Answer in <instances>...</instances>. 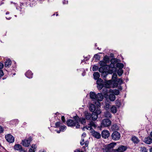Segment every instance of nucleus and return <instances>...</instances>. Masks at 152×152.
I'll use <instances>...</instances> for the list:
<instances>
[{"instance_id": "nucleus-11", "label": "nucleus", "mask_w": 152, "mask_h": 152, "mask_svg": "<svg viewBox=\"0 0 152 152\" xmlns=\"http://www.w3.org/2000/svg\"><path fill=\"white\" fill-rule=\"evenodd\" d=\"M5 138L6 140L10 143H12L14 141V138L11 134H8L6 136Z\"/></svg>"}, {"instance_id": "nucleus-8", "label": "nucleus", "mask_w": 152, "mask_h": 152, "mask_svg": "<svg viewBox=\"0 0 152 152\" xmlns=\"http://www.w3.org/2000/svg\"><path fill=\"white\" fill-rule=\"evenodd\" d=\"M121 136L120 133L117 132H114L111 135L112 139L114 140H118L120 138Z\"/></svg>"}, {"instance_id": "nucleus-23", "label": "nucleus", "mask_w": 152, "mask_h": 152, "mask_svg": "<svg viewBox=\"0 0 152 152\" xmlns=\"http://www.w3.org/2000/svg\"><path fill=\"white\" fill-rule=\"evenodd\" d=\"M111 112L113 113H115L117 112V108L115 105H113L110 108Z\"/></svg>"}, {"instance_id": "nucleus-25", "label": "nucleus", "mask_w": 152, "mask_h": 152, "mask_svg": "<svg viewBox=\"0 0 152 152\" xmlns=\"http://www.w3.org/2000/svg\"><path fill=\"white\" fill-rule=\"evenodd\" d=\"M94 78L95 80H97L99 77V74L98 72H95L93 74Z\"/></svg>"}, {"instance_id": "nucleus-6", "label": "nucleus", "mask_w": 152, "mask_h": 152, "mask_svg": "<svg viewBox=\"0 0 152 152\" xmlns=\"http://www.w3.org/2000/svg\"><path fill=\"white\" fill-rule=\"evenodd\" d=\"M104 81L101 79H98L96 81V84L97 85V87L99 90H101L104 87L103 83Z\"/></svg>"}, {"instance_id": "nucleus-2", "label": "nucleus", "mask_w": 152, "mask_h": 152, "mask_svg": "<svg viewBox=\"0 0 152 152\" xmlns=\"http://www.w3.org/2000/svg\"><path fill=\"white\" fill-rule=\"evenodd\" d=\"M116 145L115 142H112L104 146L102 149L103 152H113V148Z\"/></svg>"}, {"instance_id": "nucleus-4", "label": "nucleus", "mask_w": 152, "mask_h": 152, "mask_svg": "<svg viewBox=\"0 0 152 152\" xmlns=\"http://www.w3.org/2000/svg\"><path fill=\"white\" fill-rule=\"evenodd\" d=\"M91 115V118L93 120H96L98 118V115L100 114L101 113L100 109H97L95 112H93Z\"/></svg>"}, {"instance_id": "nucleus-52", "label": "nucleus", "mask_w": 152, "mask_h": 152, "mask_svg": "<svg viewBox=\"0 0 152 152\" xmlns=\"http://www.w3.org/2000/svg\"><path fill=\"white\" fill-rule=\"evenodd\" d=\"M39 152H46V151L44 150H40Z\"/></svg>"}, {"instance_id": "nucleus-21", "label": "nucleus", "mask_w": 152, "mask_h": 152, "mask_svg": "<svg viewBox=\"0 0 152 152\" xmlns=\"http://www.w3.org/2000/svg\"><path fill=\"white\" fill-rule=\"evenodd\" d=\"M11 64V61L10 59L7 60L5 62V67H9Z\"/></svg>"}, {"instance_id": "nucleus-1", "label": "nucleus", "mask_w": 152, "mask_h": 152, "mask_svg": "<svg viewBox=\"0 0 152 152\" xmlns=\"http://www.w3.org/2000/svg\"><path fill=\"white\" fill-rule=\"evenodd\" d=\"M90 95L91 99L96 100L98 102L102 101L103 99V95L101 93H98L96 94L94 92H90Z\"/></svg>"}, {"instance_id": "nucleus-38", "label": "nucleus", "mask_w": 152, "mask_h": 152, "mask_svg": "<svg viewBox=\"0 0 152 152\" xmlns=\"http://www.w3.org/2000/svg\"><path fill=\"white\" fill-rule=\"evenodd\" d=\"M98 69V67L97 66L94 65L92 68V70L93 71H96Z\"/></svg>"}, {"instance_id": "nucleus-57", "label": "nucleus", "mask_w": 152, "mask_h": 152, "mask_svg": "<svg viewBox=\"0 0 152 152\" xmlns=\"http://www.w3.org/2000/svg\"><path fill=\"white\" fill-rule=\"evenodd\" d=\"M150 152H152V148L150 149Z\"/></svg>"}, {"instance_id": "nucleus-45", "label": "nucleus", "mask_w": 152, "mask_h": 152, "mask_svg": "<svg viewBox=\"0 0 152 152\" xmlns=\"http://www.w3.org/2000/svg\"><path fill=\"white\" fill-rule=\"evenodd\" d=\"M68 1L67 0H64L63 1V4H67L68 3Z\"/></svg>"}, {"instance_id": "nucleus-36", "label": "nucleus", "mask_w": 152, "mask_h": 152, "mask_svg": "<svg viewBox=\"0 0 152 152\" xmlns=\"http://www.w3.org/2000/svg\"><path fill=\"white\" fill-rule=\"evenodd\" d=\"M61 123L60 122H57L55 124V126L56 127H58L60 126Z\"/></svg>"}, {"instance_id": "nucleus-32", "label": "nucleus", "mask_w": 152, "mask_h": 152, "mask_svg": "<svg viewBox=\"0 0 152 152\" xmlns=\"http://www.w3.org/2000/svg\"><path fill=\"white\" fill-rule=\"evenodd\" d=\"M123 73L122 69H119L117 73L119 76H121Z\"/></svg>"}, {"instance_id": "nucleus-54", "label": "nucleus", "mask_w": 152, "mask_h": 152, "mask_svg": "<svg viewBox=\"0 0 152 152\" xmlns=\"http://www.w3.org/2000/svg\"><path fill=\"white\" fill-rule=\"evenodd\" d=\"M77 152H84L82 151H80V150H77Z\"/></svg>"}, {"instance_id": "nucleus-61", "label": "nucleus", "mask_w": 152, "mask_h": 152, "mask_svg": "<svg viewBox=\"0 0 152 152\" xmlns=\"http://www.w3.org/2000/svg\"><path fill=\"white\" fill-rule=\"evenodd\" d=\"M9 13V12H6V14H8Z\"/></svg>"}, {"instance_id": "nucleus-47", "label": "nucleus", "mask_w": 152, "mask_h": 152, "mask_svg": "<svg viewBox=\"0 0 152 152\" xmlns=\"http://www.w3.org/2000/svg\"><path fill=\"white\" fill-rule=\"evenodd\" d=\"M4 129L3 128L0 126V133L2 132H3Z\"/></svg>"}, {"instance_id": "nucleus-22", "label": "nucleus", "mask_w": 152, "mask_h": 152, "mask_svg": "<svg viewBox=\"0 0 152 152\" xmlns=\"http://www.w3.org/2000/svg\"><path fill=\"white\" fill-rule=\"evenodd\" d=\"M109 98L111 101H113L115 99L116 97L114 94H110L109 96Z\"/></svg>"}, {"instance_id": "nucleus-48", "label": "nucleus", "mask_w": 152, "mask_h": 152, "mask_svg": "<svg viewBox=\"0 0 152 152\" xmlns=\"http://www.w3.org/2000/svg\"><path fill=\"white\" fill-rule=\"evenodd\" d=\"M3 64L2 63H0V69H1L3 68Z\"/></svg>"}, {"instance_id": "nucleus-44", "label": "nucleus", "mask_w": 152, "mask_h": 152, "mask_svg": "<svg viewBox=\"0 0 152 152\" xmlns=\"http://www.w3.org/2000/svg\"><path fill=\"white\" fill-rule=\"evenodd\" d=\"M89 142L88 141H86L85 142V145L86 147H87L88 146Z\"/></svg>"}, {"instance_id": "nucleus-35", "label": "nucleus", "mask_w": 152, "mask_h": 152, "mask_svg": "<svg viewBox=\"0 0 152 152\" xmlns=\"http://www.w3.org/2000/svg\"><path fill=\"white\" fill-rule=\"evenodd\" d=\"M140 151L141 152H148V150L145 147H141Z\"/></svg>"}, {"instance_id": "nucleus-62", "label": "nucleus", "mask_w": 152, "mask_h": 152, "mask_svg": "<svg viewBox=\"0 0 152 152\" xmlns=\"http://www.w3.org/2000/svg\"><path fill=\"white\" fill-rule=\"evenodd\" d=\"M7 19H8V20H10L11 19V18H6Z\"/></svg>"}, {"instance_id": "nucleus-30", "label": "nucleus", "mask_w": 152, "mask_h": 152, "mask_svg": "<svg viewBox=\"0 0 152 152\" xmlns=\"http://www.w3.org/2000/svg\"><path fill=\"white\" fill-rule=\"evenodd\" d=\"M106 62H105L104 61H100L99 62V64L100 65L102 66H107Z\"/></svg>"}, {"instance_id": "nucleus-43", "label": "nucleus", "mask_w": 152, "mask_h": 152, "mask_svg": "<svg viewBox=\"0 0 152 152\" xmlns=\"http://www.w3.org/2000/svg\"><path fill=\"white\" fill-rule=\"evenodd\" d=\"M61 119L63 122H65V117L64 116H63L61 117Z\"/></svg>"}, {"instance_id": "nucleus-19", "label": "nucleus", "mask_w": 152, "mask_h": 152, "mask_svg": "<svg viewBox=\"0 0 152 152\" xmlns=\"http://www.w3.org/2000/svg\"><path fill=\"white\" fill-rule=\"evenodd\" d=\"M37 148L36 145L33 144L29 149V151L30 152H35L36 151Z\"/></svg>"}, {"instance_id": "nucleus-28", "label": "nucleus", "mask_w": 152, "mask_h": 152, "mask_svg": "<svg viewBox=\"0 0 152 152\" xmlns=\"http://www.w3.org/2000/svg\"><path fill=\"white\" fill-rule=\"evenodd\" d=\"M114 95H118L120 93L119 91L118 90L115 89L113 90H112V91L111 92Z\"/></svg>"}, {"instance_id": "nucleus-31", "label": "nucleus", "mask_w": 152, "mask_h": 152, "mask_svg": "<svg viewBox=\"0 0 152 152\" xmlns=\"http://www.w3.org/2000/svg\"><path fill=\"white\" fill-rule=\"evenodd\" d=\"M103 60L105 62H106V63H109L110 61V59L109 57L107 56H105L103 58Z\"/></svg>"}, {"instance_id": "nucleus-37", "label": "nucleus", "mask_w": 152, "mask_h": 152, "mask_svg": "<svg viewBox=\"0 0 152 152\" xmlns=\"http://www.w3.org/2000/svg\"><path fill=\"white\" fill-rule=\"evenodd\" d=\"M66 126H65L64 125L61 127L60 129L61 131L63 132L64 131V130L66 129Z\"/></svg>"}, {"instance_id": "nucleus-59", "label": "nucleus", "mask_w": 152, "mask_h": 152, "mask_svg": "<svg viewBox=\"0 0 152 152\" xmlns=\"http://www.w3.org/2000/svg\"><path fill=\"white\" fill-rule=\"evenodd\" d=\"M86 135V133H83L82 135L83 136L84 135Z\"/></svg>"}, {"instance_id": "nucleus-16", "label": "nucleus", "mask_w": 152, "mask_h": 152, "mask_svg": "<svg viewBox=\"0 0 152 152\" xmlns=\"http://www.w3.org/2000/svg\"><path fill=\"white\" fill-rule=\"evenodd\" d=\"M77 122H79L81 124H84L86 123V120L83 118H80L77 115Z\"/></svg>"}, {"instance_id": "nucleus-41", "label": "nucleus", "mask_w": 152, "mask_h": 152, "mask_svg": "<svg viewBox=\"0 0 152 152\" xmlns=\"http://www.w3.org/2000/svg\"><path fill=\"white\" fill-rule=\"evenodd\" d=\"M4 75V73L2 70H0V77H2Z\"/></svg>"}, {"instance_id": "nucleus-29", "label": "nucleus", "mask_w": 152, "mask_h": 152, "mask_svg": "<svg viewBox=\"0 0 152 152\" xmlns=\"http://www.w3.org/2000/svg\"><path fill=\"white\" fill-rule=\"evenodd\" d=\"M117 75L116 73H114L112 76V79L113 81L115 82H116L117 81Z\"/></svg>"}, {"instance_id": "nucleus-46", "label": "nucleus", "mask_w": 152, "mask_h": 152, "mask_svg": "<svg viewBox=\"0 0 152 152\" xmlns=\"http://www.w3.org/2000/svg\"><path fill=\"white\" fill-rule=\"evenodd\" d=\"M85 142H84V140L83 139L82 140V141L80 142V144L81 145H82L84 144Z\"/></svg>"}, {"instance_id": "nucleus-58", "label": "nucleus", "mask_w": 152, "mask_h": 152, "mask_svg": "<svg viewBox=\"0 0 152 152\" xmlns=\"http://www.w3.org/2000/svg\"><path fill=\"white\" fill-rule=\"evenodd\" d=\"M151 136L152 137V132L150 133Z\"/></svg>"}, {"instance_id": "nucleus-51", "label": "nucleus", "mask_w": 152, "mask_h": 152, "mask_svg": "<svg viewBox=\"0 0 152 152\" xmlns=\"http://www.w3.org/2000/svg\"><path fill=\"white\" fill-rule=\"evenodd\" d=\"M84 58L86 59V60L87 61L88 60L89 58V56H87L86 57H84Z\"/></svg>"}, {"instance_id": "nucleus-27", "label": "nucleus", "mask_w": 152, "mask_h": 152, "mask_svg": "<svg viewBox=\"0 0 152 152\" xmlns=\"http://www.w3.org/2000/svg\"><path fill=\"white\" fill-rule=\"evenodd\" d=\"M132 141L134 143H137L139 141L138 138L135 136H133L132 138Z\"/></svg>"}, {"instance_id": "nucleus-14", "label": "nucleus", "mask_w": 152, "mask_h": 152, "mask_svg": "<svg viewBox=\"0 0 152 152\" xmlns=\"http://www.w3.org/2000/svg\"><path fill=\"white\" fill-rule=\"evenodd\" d=\"M89 125V126H86L83 129L86 128L87 130H91L92 129V127H93L94 128H95L96 127V125L95 124V123L92 121H91L90 122Z\"/></svg>"}, {"instance_id": "nucleus-42", "label": "nucleus", "mask_w": 152, "mask_h": 152, "mask_svg": "<svg viewBox=\"0 0 152 152\" xmlns=\"http://www.w3.org/2000/svg\"><path fill=\"white\" fill-rule=\"evenodd\" d=\"M116 104H117V105L118 106V107H119L120 105V102L119 101H116Z\"/></svg>"}, {"instance_id": "nucleus-3", "label": "nucleus", "mask_w": 152, "mask_h": 152, "mask_svg": "<svg viewBox=\"0 0 152 152\" xmlns=\"http://www.w3.org/2000/svg\"><path fill=\"white\" fill-rule=\"evenodd\" d=\"M110 120L108 119H104L101 123V126L102 127H108L111 124Z\"/></svg>"}, {"instance_id": "nucleus-24", "label": "nucleus", "mask_w": 152, "mask_h": 152, "mask_svg": "<svg viewBox=\"0 0 152 152\" xmlns=\"http://www.w3.org/2000/svg\"><path fill=\"white\" fill-rule=\"evenodd\" d=\"M14 148L15 150L19 151L22 148V146L19 144L15 145Z\"/></svg>"}, {"instance_id": "nucleus-55", "label": "nucleus", "mask_w": 152, "mask_h": 152, "mask_svg": "<svg viewBox=\"0 0 152 152\" xmlns=\"http://www.w3.org/2000/svg\"><path fill=\"white\" fill-rule=\"evenodd\" d=\"M61 131V130L60 129L58 131H57L56 132H57L58 133H60V132Z\"/></svg>"}, {"instance_id": "nucleus-9", "label": "nucleus", "mask_w": 152, "mask_h": 152, "mask_svg": "<svg viewBox=\"0 0 152 152\" xmlns=\"http://www.w3.org/2000/svg\"><path fill=\"white\" fill-rule=\"evenodd\" d=\"M127 149V147L124 145H120L117 149L114 150L115 152H124Z\"/></svg>"}, {"instance_id": "nucleus-34", "label": "nucleus", "mask_w": 152, "mask_h": 152, "mask_svg": "<svg viewBox=\"0 0 152 152\" xmlns=\"http://www.w3.org/2000/svg\"><path fill=\"white\" fill-rule=\"evenodd\" d=\"M110 106V104L108 103H106L104 106V108L106 110H107L109 109V108Z\"/></svg>"}, {"instance_id": "nucleus-10", "label": "nucleus", "mask_w": 152, "mask_h": 152, "mask_svg": "<svg viewBox=\"0 0 152 152\" xmlns=\"http://www.w3.org/2000/svg\"><path fill=\"white\" fill-rule=\"evenodd\" d=\"M110 134L108 131L103 130L101 133V135L102 138L104 139L107 138L110 136Z\"/></svg>"}, {"instance_id": "nucleus-26", "label": "nucleus", "mask_w": 152, "mask_h": 152, "mask_svg": "<svg viewBox=\"0 0 152 152\" xmlns=\"http://www.w3.org/2000/svg\"><path fill=\"white\" fill-rule=\"evenodd\" d=\"M105 117L108 118H111L112 117L111 114L110 112L107 111L104 113Z\"/></svg>"}, {"instance_id": "nucleus-17", "label": "nucleus", "mask_w": 152, "mask_h": 152, "mask_svg": "<svg viewBox=\"0 0 152 152\" xmlns=\"http://www.w3.org/2000/svg\"><path fill=\"white\" fill-rule=\"evenodd\" d=\"M25 75L27 77L29 78H32L33 74L31 71L28 70L26 72Z\"/></svg>"}, {"instance_id": "nucleus-63", "label": "nucleus", "mask_w": 152, "mask_h": 152, "mask_svg": "<svg viewBox=\"0 0 152 152\" xmlns=\"http://www.w3.org/2000/svg\"><path fill=\"white\" fill-rule=\"evenodd\" d=\"M98 55H97V54H95V55H94V57H96V56H97Z\"/></svg>"}, {"instance_id": "nucleus-60", "label": "nucleus", "mask_w": 152, "mask_h": 152, "mask_svg": "<svg viewBox=\"0 0 152 152\" xmlns=\"http://www.w3.org/2000/svg\"><path fill=\"white\" fill-rule=\"evenodd\" d=\"M14 121H16V122H18V120H17V119L15 120Z\"/></svg>"}, {"instance_id": "nucleus-12", "label": "nucleus", "mask_w": 152, "mask_h": 152, "mask_svg": "<svg viewBox=\"0 0 152 152\" xmlns=\"http://www.w3.org/2000/svg\"><path fill=\"white\" fill-rule=\"evenodd\" d=\"M66 123L68 126L70 127L75 126L76 124V122L75 121L71 119L68 120Z\"/></svg>"}, {"instance_id": "nucleus-15", "label": "nucleus", "mask_w": 152, "mask_h": 152, "mask_svg": "<svg viewBox=\"0 0 152 152\" xmlns=\"http://www.w3.org/2000/svg\"><path fill=\"white\" fill-rule=\"evenodd\" d=\"M97 109H100L98 107H96L94 104H91L89 106V110L92 112H95Z\"/></svg>"}, {"instance_id": "nucleus-20", "label": "nucleus", "mask_w": 152, "mask_h": 152, "mask_svg": "<svg viewBox=\"0 0 152 152\" xmlns=\"http://www.w3.org/2000/svg\"><path fill=\"white\" fill-rule=\"evenodd\" d=\"M85 118L87 120H89L91 118V114L90 113H88L87 111H86L85 112Z\"/></svg>"}, {"instance_id": "nucleus-40", "label": "nucleus", "mask_w": 152, "mask_h": 152, "mask_svg": "<svg viewBox=\"0 0 152 152\" xmlns=\"http://www.w3.org/2000/svg\"><path fill=\"white\" fill-rule=\"evenodd\" d=\"M115 82H115L113 84V88H114L115 87H116L118 86V83Z\"/></svg>"}, {"instance_id": "nucleus-49", "label": "nucleus", "mask_w": 152, "mask_h": 152, "mask_svg": "<svg viewBox=\"0 0 152 152\" xmlns=\"http://www.w3.org/2000/svg\"><path fill=\"white\" fill-rule=\"evenodd\" d=\"M19 152H26V151H25V150H24L22 148L19 151Z\"/></svg>"}, {"instance_id": "nucleus-13", "label": "nucleus", "mask_w": 152, "mask_h": 152, "mask_svg": "<svg viewBox=\"0 0 152 152\" xmlns=\"http://www.w3.org/2000/svg\"><path fill=\"white\" fill-rule=\"evenodd\" d=\"M91 133L92 136L97 139H99L101 137V134L98 132L95 131L94 130H92Z\"/></svg>"}, {"instance_id": "nucleus-18", "label": "nucleus", "mask_w": 152, "mask_h": 152, "mask_svg": "<svg viewBox=\"0 0 152 152\" xmlns=\"http://www.w3.org/2000/svg\"><path fill=\"white\" fill-rule=\"evenodd\" d=\"M144 142L147 144H150L152 143V139L150 137L145 138Z\"/></svg>"}, {"instance_id": "nucleus-56", "label": "nucleus", "mask_w": 152, "mask_h": 152, "mask_svg": "<svg viewBox=\"0 0 152 152\" xmlns=\"http://www.w3.org/2000/svg\"><path fill=\"white\" fill-rule=\"evenodd\" d=\"M109 72L110 73V72H111V73H112V71L111 70V69H109Z\"/></svg>"}, {"instance_id": "nucleus-7", "label": "nucleus", "mask_w": 152, "mask_h": 152, "mask_svg": "<svg viewBox=\"0 0 152 152\" xmlns=\"http://www.w3.org/2000/svg\"><path fill=\"white\" fill-rule=\"evenodd\" d=\"M112 85V82L110 80H109L107 81V82L104 85V88L102 90L103 91H105L103 92L104 93H106L108 92V90L107 89V88H110L111 87Z\"/></svg>"}, {"instance_id": "nucleus-53", "label": "nucleus", "mask_w": 152, "mask_h": 152, "mask_svg": "<svg viewBox=\"0 0 152 152\" xmlns=\"http://www.w3.org/2000/svg\"><path fill=\"white\" fill-rule=\"evenodd\" d=\"M78 122H77V127H79L80 126V125H79L78 124Z\"/></svg>"}, {"instance_id": "nucleus-64", "label": "nucleus", "mask_w": 152, "mask_h": 152, "mask_svg": "<svg viewBox=\"0 0 152 152\" xmlns=\"http://www.w3.org/2000/svg\"><path fill=\"white\" fill-rule=\"evenodd\" d=\"M76 118V116H75L74 117V118Z\"/></svg>"}, {"instance_id": "nucleus-5", "label": "nucleus", "mask_w": 152, "mask_h": 152, "mask_svg": "<svg viewBox=\"0 0 152 152\" xmlns=\"http://www.w3.org/2000/svg\"><path fill=\"white\" fill-rule=\"evenodd\" d=\"M32 140V138L30 137L27 140H22V143L23 145L24 146L28 147L29 146L30 144V142Z\"/></svg>"}, {"instance_id": "nucleus-50", "label": "nucleus", "mask_w": 152, "mask_h": 152, "mask_svg": "<svg viewBox=\"0 0 152 152\" xmlns=\"http://www.w3.org/2000/svg\"><path fill=\"white\" fill-rule=\"evenodd\" d=\"M103 69L102 68L100 67L99 69V71L100 72H102V71H103Z\"/></svg>"}, {"instance_id": "nucleus-39", "label": "nucleus", "mask_w": 152, "mask_h": 152, "mask_svg": "<svg viewBox=\"0 0 152 152\" xmlns=\"http://www.w3.org/2000/svg\"><path fill=\"white\" fill-rule=\"evenodd\" d=\"M117 81L120 84H121L122 83H123V82L121 78H119L118 80L117 79V81H116V82Z\"/></svg>"}, {"instance_id": "nucleus-33", "label": "nucleus", "mask_w": 152, "mask_h": 152, "mask_svg": "<svg viewBox=\"0 0 152 152\" xmlns=\"http://www.w3.org/2000/svg\"><path fill=\"white\" fill-rule=\"evenodd\" d=\"M117 66L119 69H122L124 67V65L122 63H118L117 64Z\"/></svg>"}]
</instances>
